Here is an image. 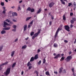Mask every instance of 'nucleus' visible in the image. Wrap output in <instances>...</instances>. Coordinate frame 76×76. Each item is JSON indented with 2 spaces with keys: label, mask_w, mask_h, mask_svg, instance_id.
<instances>
[{
  "label": "nucleus",
  "mask_w": 76,
  "mask_h": 76,
  "mask_svg": "<svg viewBox=\"0 0 76 76\" xmlns=\"http://www.w3.org/2000/svg\"><path fill=\"white\" fill-rule=\"evenodd\" d=\"M15 51H13L11 52V56L12 57H13V56L14 54H15Z\"/></svg>",
  "instance_id": "nucleus-15"
},
{
  "label": "nucleus",
  "mask_w": 76,
  "mask_h": 76,
  "mask_svg": "<svg viewBox=\"0 0 76 76\" xmlns=\"http://www.w3.org/2000/svg\"><path fill=\"white\" fill-rule=\"evenodd\" d=\"M20 10H21V8H20V5H18V9H17V11H19Z\"/></svg>",
  "instance_id": "nucleus-18"
},
{
  "label": "nucleus",
  "mask_w": 76,
  "mask_h": 76,
  "mask_svg": "<svg viewBox=\"0 0 76 76\" xmlns=\"http://www.w3.org/2000/svg\"><path fill=\"white\" fill-rule=\"evenodd\" d=\"M34 22V20H32L31 22L29 24L30 25H32L33 23Z\"/></svg>",
  "instance_id": "nucleus-37"
},
{
  "label": "nucleus",
  "mask_w": 76,
  "mask_h": 76,
  "mask_svg": "<svg viewBox=\"0 0 76 76\" xmlns=\"http://www.w3.org/2000/svg\"><path fill=\"white\" fill-rule=\"evenodd\" d=\"M34 58L35 60H37V59H38V55H36L34 56Z\"/></svg>",
  "instance_id": "nucleus-12"
},
{
  "label": "nucleus",
  "mask_w": 76,
  "mask_h": 76,
  "mask_svg": "<svg viewBox=\"0 0 76 76\" xmlns=\"http://www.w3.org/2000/svg\"><path fill=\"white\" fill-rule=\"evenodd\" d=\"M39 52H40V50L38 49V50H37V53H39Z\"/></svg>",
  "instance_id": "nucleus-59"
},
{
  "label": "nucleus",
  "mask_w": 76,
  "mask_h": 76,
  "mask_svg": "<svg viewBox=\"0 0 76 76\" xmlns=\"http://www.w3.org/2000/svg\"><path fill=\"white\" fill-rule=\"evenodd\" d=\"M73 4L74 6H76V4L75 3V2H74Z\"/></svg>",
  "instance_id": "nucleus-56"
},
{
  "label": "nucleus",
  "mask_w": 76,
  "mask_h": 76,
  "mask_svg": "<svg viewBox=\"0 0 76 76\" xmlns=\"http://www.w3.org/2000/svg\"><path fill=\"white\" fill-rule=\"evenodd\" d=\"M61 55V54L60 53L58 54L57 55L56 53H53V56H56L54 57V58L57 59V58H58V57H60Z\"/></svg>",
  "instance_id": "nucleus-1"
},
{
  "label": "nucleus",
  "mask_w": 76,
  "mask_h": 76,
  "mask_svg": "<svg viewBox=\"0 0 76 76\" xmlns=\"http://www.w3.org/2000/svg\"><path fill=\"white\" fill-rule=\"evenodd\" d=\"M31 68H32V66H30L28 67V69L29 70H30V69H31Z\"/></svg>",
  "instance_id": "nucleus-57"
},
{
  "label": "nucleus",
  "mask_w": 76,
  "mask_h": 76,
  "mask_svg": "<svg viewBox=\"0 0 76 76\" xmlns=\"http://www.w3.org/2000/svg\"><path fill=\"white\" fill-rule=\"evenodd\" d=\"M41 61L40 60L38 62V64L39 65V64H41Z\"/></svg>",
  "instance_id": "nucleus-39"
},
{
  "label": "nucleus",
  "mask_w": 76,
  "mask_h": 76,
  "mask_svg": "<svg viewBox=\"0 0 76 76\" xmlns=\"http://www.w3.org/2000/svg\"><path fill=\"white\" fill-rule=\"evenodd\" d=\"M28 39L29 37H28L26 38H25V40H26V41H27V40H28Z\"/></svg>",
  "instance_id": "nucleus-48"
},
{
  "label": "nucleus",
  "mask_w": 76,
  "mask_h": 76,
  "mask_svg": "<svg viewBox=\"0 0 76 76\" xmlns=\"http://www.w3.org/2000/svg\"><path fill=\"white\" fill-rule=\"evenodd\" d=\"M73 13L72 12H71L70 13V16H73Z\"/></svg>",
  "instance_id": "nucleus-52"
},
{
  "label": "nucleus",
  "mask_w": 76,
  "mask_h": 76,
  "mask_svg": "<svg viewBox=\"0 0 76 76\" xmlns=\"http://www.w3.org/2000/svg\"><path fill=\"white\" fill-rule=\"evenodd\" d=\"M15 8V6H13L11 7V8H12V9H14V8Z\"/></svg>",
  "instance_id": "nucleus-62"
},
{
  "label": "nucleus",
  "mask_w": 76,
  "mask_h": 76,
  "mask_svg": "<svg viewBox=\"0 0 76 76\" xmlns=\"http://www.w3.org/2000/svg\"><path fill=\"white\" fill-rule=\"evenodd\" d=\"M58 32L56 31V34H55L54 36V37L55 38H56V37H57V35H58Z\"/></svg>",
  "instance_id": "nucleus-13"
},
{
  "label": "nucleus",
  "mask_w": 76,
  "mask_h": 76,
  "mask_svg": "<svg viewBox=\"0 0 76 76\" xmlns=\"http://www.w3.org/2000/svg\"><path fill=\"white\" fill-rule=\"evenodd\" d=\"M38 34H37V33H36L35 34H34V37H37V36H38Z\"/></svg>",
  "instance_id": "nucleus-30"
},
{
  "label": "nucleus",
  "mask_w": 76,
  "mask_h": 76,
  "mask_svg": "<svg viewBox=\"0 0 76 76\" xmlns=\"http://www.w3.org/2000/svg\"><path fill=\"white\" fill-rule=\"evenodd\" d=\"M34 57H32L31 58L30 61H34Z\"/></svg>",
  "instance_id": "nucleus-14"
},
{
  "label": "nucleus",
  "mask_w": 76,
  "mask_h": 76,
  "mask_svg": "<svg viewBox=\"0 0 76 76\" xmlns=\"http://www.w3.org/2000/svg\"><path fill=\"white\" fill-rule=\"evenodd\" d=\"M35 38V37L34 36L32 37V39H34Z\"/></svg>",
  "instance_id": "nucleus-60"
},
{
  "label": "nucleus",
  "mask_w": 76,
  "mask_h": 76,
  "mask_svg": "<svg viewBox=\"0 0 76 76\" xmlns=\"http://www.w3.org/2000/svg\"><path fill=\"white\" fill-rule=\"evenodd\" d=\"M45 63V58H44L43 59V64H44Z\"/></svg>",
  "instance_id": "nucleus-41"
},
{
  "label": "nucleus",
  "mask_w": 76,
  "mask_h": 76,
  "mask_svg": "<svg viewBox=\"0 0 76 76\" xmlns=\"http://www.w3.org/2000/svg\"><path fill=\"white\" fill-rule=\"evenodd\" d=\"M10 29V28L9 27H8L6 28V31L9 30V29Z\"/></svg>",
  "instance_id": "nucleus-33"
},
{
  "label": "nucleus",
  "mask_w": 76,
  "mask_h": 76,
  "mask_svg": "<svg viewBox=\"0 0 76 76\" xmlns=\"http://www.w3.org/2000/svg\"><path fill=\"white\" fill-rule=\"evenodd\" d=\"M31 25H28V28H30V27H31Z\"/></svg>",
  "instance_id": "nucleus-64"
},
{
  "label": "nucleus",
  "mask_w": 76,
  "mask_h": 76,
  "mask_svg": "<svg viewBox=\"0 0 76 76\" xmlns=\"http://www.w3.org/2000/svg\"><path fill=\"white\" fill-rule=\"evenodd\" d=\"M54 3L53 2H52L50 3V4L49 5V7H52L53 6H54Z\"/></svg>",
  "instance_id": "nucleus-8"
},
{
  "label": "nucleus",
  "mask_w": 76,
  "mask_h": 76,
  "mask_svg": "<svg viewBox=\"0 0 76 76\" xmlns=\"http://www.w3.org/2000/svg\"><path fill=\"white\" fill-rule=\"evenodd\" d=\"M76 21V19L75 18H72V20H71L70 22L72 24L74 23V22Z\"/></svg>",
  "instance_id": "nucleus-5"
},
{
  "label": "nucleus",
  "mask_w": 76,
  "mask_h": 76,
  "mask_svg": "<svg viewBox=\"0 0 76 76\" xmlns=\"http://www.w3.org/2000/svg\"><path fill=\"white\" fill-rule=\"evenodd\" d=\"M72 54V52L70 51L69 52V55H70V54Z\"/></svg>",
  "instance_id": "nucleus-63"
},
{
  "label": "nucleus",
  "mask_w": 76,
  "mask_h": 76,
  "mask_svg": "<svg viewBox=\"0 0 76 76\" xmlns=\"http://www.w3.org/2000/svg\"><path fill=\"white\" fill-rule=\"evenodd\" d=\"M16 66V63H14V64H13L12 65V67L13 68V67H15Z\"/></svg>",
  "instance_id": "nucleus-20"
},
{
  "label": "nucleus",
  "mask_w": 76,
  "mask_h": 76,
  "mask_svg": "<svg viewBox=\"0 0 76 76\" xmlns=\"http://www.w3.org/2000/svg\"><path fill=\"white\" fill-rule=\"evenodd\" d=\"M14 14H15V16H18V14H17V13L16 12H14Z\"/></svg>",
  "instance_id": "nucleus-54"
},
{
  "label": "nucleus",
  "mask_w": 76,
  "mask_h": 76,
  "mask_svg": "<svg viewBox=\"0 0 76 76\" xmlns=\"http://www.w3.org/2000/svg\"><path fill=\"white\" fill-rule=\"evenodd\" d=\"M64 42L65 43H67V42H68V41H67V40H64Z\"/></svg>",
  "instance_id": "nucleus-44"
},
{
  "label": "nucleus",
  "mask_w": 76,
  "mask_h": 76,
  "mask_svg": "<svg viewBox=\"0 0 76 76\" xmlns=\"http://www.w3.org/2000/svg\"><path fill=\"white\" fill-rule=\"evenodd\" d=\"M60 1H61V3L63 4H64V5H65V2H64L63 0H60Z\"/></svg>",
  "instance_id": "nucleus-22"
},
{
  "label": "nucleus",
  "mask_w": 76,
  "mask_h": 76,
  "mask_svg": "<svg viewBox=\"0 0 76 76\" xmlns=\"http://www.w3.org/2000/svg\"><path fill=\"white\" fill-rule=\"evenodd\" d=\"M51 19H52L53 20L54 19V16L53 15H52V16L51 17Z\"/></svg>",
  "instance_id": "nucleus-50"
},
{
  "label": "nucleus",
  "mask_w": 76,
  "mask_h": 76,
  "mask_svg": "<svg viewBox=\"0 0 76 76\" xmlns=\"http://www.w3.org/2000/svg\"><path fill=\"white\" fill-rule=\"evenodd\" d=\"M1 5L2 6H4V2H1Z\"/></svg>",
  "instance_id": "nucleus-32"
},
{
  "label": "nucleus",
  "mask_w": 76,
  "mask_h": 76,
  "mask_svg": "<svg viewBox=\"0 0 76 76\" xmlns=\"http://www.w3.org/2000/svg\"><path fill=\"white\" fill-rule=\"evenodd\" d=\"M6 33V31L4 30L2 31L1 32V34H4Z\"/></svg>",
  "instance_id": "nucleus-16"
},
{
  "label": "nucleus",
  "mask_w": 76,
  "mask_h": 76,
  "mask_svg": "<svg viewBox=\"0 0 76 76\" xmlns=\"http://www.w3.org/2000/svg\"><path fill=\"white\" fill-rule=\"evenodd\" d=\"M65 29L68 32H70V27L69 26L66 25L64 26Z\"/></svg>",
  "instance_id": "nucleus-3"
},
{
  "label": "nucleus",
  "mask_w": 76,
  "mask_h": 76,
  "mask_svg": "<svg viewBox=\"0 0 76 76\" xmlns=\"http://www.w3.org/2000/svg\"><path fill=\"white\" fill-rule=\"evenodd\" d=\"M51 24H52V21H50V22H49V24H50V25H51Z\"/></svg>",
  "instance_id": "nucleus-55"
},
{
  "label": "nucleus",
  "mask_w": 76,
  "mask_h": 76,
  "mask_svg": "<svg viewBox=\"0 0 76 76\" xmlns=\"http://www.w3.org/2000/svg\"><path fill=\"white\" fill-rule=\"evenodd\" d=\"M54 73H55V74H56V75H57L58 72H57L55 71L54 72Z\"/></svg>",
  "instance_id": "nucleus-53"
},
{
  "label": "nucleus",
  "mask_w": 76,
  "mask_h": 76,
  "mask_svg": "<svg viewBox=\"0 0 76 76\" xmlns=\"http://www.w3.org/2000/svg\"><path fill=\"white\" fill-rule=\"evenodd\" d=\"M5 21L6 22H7V21L8 23H9V22H10V20H9L8 19L6 20Z\"/></svg>",
  "instance_id": "nucleus-40"
},
{
  "label": "nucleus",
  "mask_w": 76,
  "mask_h": 76,
  "mask_svg": "<svg viewBox=\"0 0 76 76\" xmlns=\"http://www.w3.org/2000/svg\"><path fill=\"white\" fill-rule=\"evenodd\" d=\"M3 46L2 45L0 47V51H1V50H3Z\"/></svg>",
  "instance_id": "nucleus-26"
},
{
  "label": "nucleus",
  "mask_w": 76,
  "mask_h": 76,
  "mask_svg": "<svg viewBox=\"0 0 76 76\" xmlns=\"http://www.w3.org/2000/svg\"><path fill=\"white\" fill-rule=\"evenodd\" d=\"M70 27L71 28H72L73 27V25L72 24H71Z\"/></svg>",
  "instance_id": "nucleus-61"
},
{
  "label": "nucleus",
  "mask_w": 76,
  "mask_h": 76,
  "mask_svg": "<svg viewBox=\"0 0 76 76\" xmlns=\"http://www.w3.org/2000/svg\"><path fill=\"white\" fill-rule=\"evenodd\" d=\"M26 45H24L22 47V49H25L26 48Z\"/></svg>",
  "instance_id": "nucleus-19"
},
{
  "label": "nucleus",
  "mask_w": 76,
  "mask_h": 76,
  "mask_svg": "<svg viewBox=\"0 0 76 76\" xmlns=\"http://www.w3.org/2000/svg\"><path fill=\"white\" fill-rule=\"evenodd\" d=\"M40 32H41V31H40V30H39L38 32L37 33L38 35V34H39L40 33Z\"/></svg>",
  "instance_id": "nucleus-51"
},
{
  "label": "nucleus",
  "mask_w": 76,
  "mask_h": 76,
  "mask_svg": "<svg viewBox=\"0 0 76 76\" xmlns=\"http://www.w3.org/2000/svg\"><path fill=\"white\" fill-rule=\"evenodd\" d=\"M17 41H18V38L16 39L15 40V41H14L15 42H17Z\"/></svg>",
  "instance_id": "nucleus-45"
},
{
  "label": "nucleus",
  "mask_w": 76,
  "mask_h": 76,
  "mask_svg": "<svg viewBox=\"0 0 76 76\" xmlns=\"http://www.w3.org/2000/svg\"><path fill=\"white\" fill-rule=\"evenodd\" d=\"M42 10H41V8H40L37 11V14H38V13H40L41 12Z\"/></svg>",
  "instance_id": "nucleus-17"
},
{
  "label": "nucleus",
  "mask_w": 76,
  "mask_h": 76,
  "mask_svg": "<svg viewBox=\"0 0 76 76\" xmlns=\"http://www.w3.org/2000/svg\"><path fill=\"white\" fill-rule=\"evenodd\" d=\"M31 18V17H28L26 18V21H28V20H29V19H30Z\"/></svg>",
  "instance_id": "nucleus-25"
},
{
  "label": "nucleus",
  "mask_w": 76,
  "mask_h": 76,
  "mask_svg": "<svg viewBox=\"0 0 76 76\" xmlns=\"http://www.w3.org/2000/svg\"><path fill=\"white\" fill-rule=\"evenodd\" d=\"M23 73H24V72L23 71H22L21 74V75H23Z\"/></svg>",
  "instance_id": "nucleus-58"
},
{
  "label": "nucleus",
  "mask_w": 76,
  "mask_h": 76,
  "mask_svg": "<svg viewBox=\"0 0 76 76\" xmlns=\"http://www.w3.org/2000/svg\"><path fill=\"white\" fill-rule=\"evenodd\" d=\"M8 62H6L5 63H2L1 65H0V68H1V66H4V65H6L8 63Z\"/></svg>",
  "instance_id": "nucleus-9"
},
{
  "label": "nucleus",
  "mask_w": 76,
  "mask_h": 76,
  "mask_svg": "<svg viewBox=\"0 0 76 76\" xmlns=\"http://www.w3.org/2000/svg\"><path fill=\"white\" fill-rule=\"evenodd\" d=\"M61 72H62V69L61 68H60V71L59 72V73H60V74H61Z\"/></svg>",
  "instance_id": "nucleus-28"
},
{
  "label": "nucleus",
  "mask_w": 76,
  "mask_h": 76,
  "mask_svg": "<svg viewBox=\"0 0 76 76\" xmlns=\"http://www.w3.org/2000/svg\"><path fill=\"white\" fill-rule=\"evenodd\" d=\"M9 24H8V23H6V22L4 21V27L6 28V26H9Z\"/></svg>",
  "instance_id": "nucleus-7"
},
{
  "label": "nucleus",
  "mask_w": 76,
  "mask_h": 76,
  "mask_svg": "<svg viewBox=\"0 0 76 76\" xmlns=\"http://www.w3.org/2000/svg\"><path fill=\"white\" fill-rule=\"evenodd\" d=\"M64 57H62V58H61V59H60V61H62L61 60H64Z\"/></svg>",
  "instance_id": "nucleus-43"
},
{
  "label": "nucleus",
  "mask_w": 76,
  "mask_h": 76,
  "mask_svg": "<svg viewBox=\"0 0 76 76\" xmlns=\"http://www.w3.org/2000/svg\"><path fill=\"white\" fill-rule=\"evenodd\" d=\"M72 4H71V3H69V5H68V6H69V7H70V6L71 5H72Z\"/></svg>",
  "instance_id": "nucleus-46"
},
{
  "label": "nucleus",
  "mask_w": 76,
  "mask_h": 76,
  "mask_svg": "<svg viewBox=\"0 0 76 76\" xmlns=\"http://www.w3.org/2000/svg\"><path fill=\"white\" fill-rule=\"evenodd\" d=\"M10 68H8L7 69L6 72H5L6 75H8L9 73H10Z\"/></svg>",
  "instance_id": "nucleus-4"
},
{
  "label": "nucleus",
  "mask_w": 76,
  "mask_h": 76,
  "mask_svg": "<svg viewBox=\"0 0 76 76\" xmlns=\"http://www.w3.org/2000/svg\"><path fill=\"white\" fill-rule=\"evenodd\" d=\"M34 34V32H31L30 34V35L31 36H33V35Z\"/></svg>",
  "instance_id": "nucleus-34"
},
{
  "label": "nucleus",
  "mask_w": 76,
  "mask_h": 76,
  "mask_svg": "<svg viewBox=\"0 0 76 76\" xmlns=\"http://www.w3.org/2000/svg\"><path fill=\"white\" fill-rule=\"evenodd\" d=\"M12 31H13L14 32H16V28H14L12 30Z\"/></svg>",
  "instance_id": "nucleus-35"
},
{
  "label": "nucleus",
  "mask_w": 76,
  "mask_h": 76,
  "mask_svg": "<svg viewBox=\"0 0 76 76\" xmlns=\"http://www.w3.org/2000/svg\"><path fill=\"white\" fill-rule=\"evenodd\" d=\"M31 8H30V7H28L26 10V11H31Z\"/></svg>",
  "instance_id": "nucleus-21"
},
{
  "label": "nucleus",
  "mask_w": 76,
  "mask_h": 76,
  "mask_svg": "<svg viewBox=\"0 0 76 76\" xmlns=\"http://www.w3.org/2000/svg\"><path fill=\"white\" fill-rule=\"evenodd\" d=\"M3 11L2 12V13L3 14H5L6 13V12L7 11V9H6V7H3Z\"/></svg>",
  "instance_id": "nucleus-6"
},
{
  "label": "nucleus",
  "mask_w": 76,
  "mask_h": 76,
  "mask_svg": "<svg viewBox=\"0 0 76 76\" xmlns=\"http://www.w3.org/2000/svg\"><path fill=\"white\" fill-rule=\"evenodd\" d=\"M12 20L14 22H17V20H15V19H13Z\"/></svg>",
  "instance_id": "nucleus-38"
},
{
  "label": "nucleus",
  "mask_w": 76,
  "mask_h": 76,
  "mask_svg": "<svg viewBox=\"0 0 76 76\" xmlns=\"http://www.w3.org/2000/svg\"><path fill=\"white\" fill-rule=\"evenodd\" d=\"M30 64H31L30 63V62H28V64H27V66L28 67H29V66L30 65Z\"/></svg>",
  "instance_id": "nucleus-42"
},
{
  "label": "nucleus",
  "mask_w": 76,
  "mask_h": 76,
  "mask_svg": "<svg viewBox=\"0 0 76 76\" xmlns=\"http://www.w3.org/2000/svg\"><path fill=\"white\" fill-rule=\"evenodd\" d=\"M12 28H14L15 29H16V27H17V26L16 25H13L12 26Z\"/></svg>",
  "instance_id": "nucleus-23"
},
{
  "label": "nucleus",
  "mask_w": 76,
  "mask_h": 76,
  "mask_svg": "<svg viewBox=\"0 0 76 76\" xmlns=\"http://www.w3.org/2000/svg\"><path fill=\"white\" fill-rule=\"evenodd\" d=\"M12 16H15V12L12 13Z\"/></svg>",
  "instance_id": "nucleus-49"
},
{
  "label": "nucleus",
  "mask_w": 76,
  "mask_h": 76,
  "mask_svg": "<svg viewBox=\"0 0 76 76\" xmlns=\"http://www.w3.org/2000/svg\"><path fill=\"white\" fill-rule=\"evenodd\" d=\"M23 30L24 31H25L26 30V28H27V25H25L23 26Z\"/></svg>",
  "instance_id": "nucleus-11"
},
{
  "label": "nucleus",
  "mask_w": 76,
  "mask_h": 76,
  "mask_svg": "<svg viewBox=\"0 0 76 76\" xmlns=\"http://www.w3.org/2000/svg\"><path fill=\"white\" fill-rule=\"evenodd\" d=\"M54 47H58V45L57 44L54 43Z\"/></svg>",
  "instance_id": "nucleus-27"
},
{
  "label": "nucleus",
  "mask_w": 76,
  "mask_h": 76,
  "mask_svg": "<svg viewBox=\"0 0 76 76\" xmlns=\"http://www.w3.org/2000/svg\"><path fill=\"white\" fill-rule=\"evenodd\" d=\"M30 11H31V12H34V9L33 8L31 9Z\"/></svg>",
  "instance_id": "nucleus-36"
},
{
  "label": "nucleus",
  "mask_w": 76,
  "mask_h": 76,
  "mask_svg": "<svg viewBox=\"0 0 76 76\" xmlns=\"http://www.w3.org/2000/svg\"><path fill=\"white\" fill-rule=\"evenodd\" d=\"M72 70L73 73H74V68H72Z\"/></svg>",
  "instance_id": "nucleus-47"
},
{
  "label": "nucleus",
  "mask_w": 76,
  "mask_h": 76,
  "mask_svg": "<svg viewBox=\"0 0 76 76\" xmlns=\"http://www.w3.org/2000/svg\"><path fill=\"white\" fill-rule=\"evenodd\" d=\"M72 58V57L71 56H68L65 59L66 61H70V60Z\"/></svg>",
  "instance_id": "nucleus-2"
},
{
  "label": "nucleus",
  "mask_w": 76,
  "mask_h": 76,
  "mask_svg": "<svg viewBox=\"0 0 76 76\" xmlns=\"http://www.w3.org/2000/svg\"><path fill=\"white\" fill-rule=\"evenodd\" d=\"M63 19L64 20H66V17H65V15H64L63 16Z\"/></svg>",
  "instance_id": "nucleus-29"
},
{
  "label": "nucleus",
  "mask_w": 76,
  "mask_h": 76,
  "mask_svg": "<svg viewBox=\"0 0 76 76\" xmlns=\"http://www.w3.org/2000/svg\"><path fill=\"white\" fill-rule=\"evenodd\" d=\"M61 30H62V27L61 26H59L57 29L56 31L59 32V31H61Z\"/></svg>",
  "instance_id": "nucleus-10"
},
{
  "label": "nucleus",
  "mask_w": 76,
  "mask_h": 76,
  "mask_svg": "<svg viewBox=\"0 0 76 76\" xmlns=\"http://www.w3.org/2000/svg\"><path fill=\"white\" fill-rule=\"evenodd\" d=\"M45 74L46 75H48V76H49L50 75V73H49V72H45Z\"/></svg>",
  "instance_id": "nucleus-24"
},
{
  "label": "nucleus",
  "mask_w": 76,
  "mask_h": 76,
  "mask_svg": "<svg viewBox=\"0 0 76 76\" xmlns=\"http://www.w3.org/2000/svg\"><path fill=\"white\" fill-rule=\"evenodd\" d=\"M34 73H36L37 74V76H38V72H37V70L35 71Z\"/></svg>",
  "instance_id": "nucleus-31"
}]
</instances>
